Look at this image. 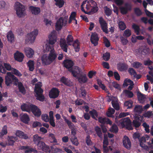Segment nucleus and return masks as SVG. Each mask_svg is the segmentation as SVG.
<instances>
[{
    "instance_id": "nucleus-1",
    "label": "nucleus",
    "mask_w": 153,
    "mask_h": 153,
    "mask_svg": "<svg viewBox=\"0 0 153 153\" xmlns=\"http://www.w3.org/2000/svg\"><path fill=\"white\" fill-rule=\"evenodd\" d=\"M49 43L45 44L43 47L44 51L45 52L50 51V52L44 54L41 57V60L43 64L45 65H49L53 62L57 57L53 46H51L50 45L54 44L56 41L57 37L55 31L51 32L48 36Z\"/></svg>"
},
{
    "instance_id": "nucleus-2",
    "label": "nucleus",
    "mask_w": 153,
    "mask_h": 153,
    "mask_svg": "<svg viewBox=\"0 0 153 153\" xmlns=\"http://www.w3.org/2000/svg\"><path fill=\"white\" fill-rule=\"evenodd\" d=\"M96 5V3L92 0H85L82 3L81 10L86 14H93L98 10Z\"/></svg>"
},
{
    "instance_id": "nucleus-3",
    "label": "nucleus",
    "mask_w": 153,
    "mask_h": 153,
    "mask_svg": "<svg viewBox=\"0 0 153 153\" xmlns=\"http://www.w3.org/2000/svg\"><path fill=\"white\" fill-rule=\"evenodd\" d=\"M14 80L15 84H18V87L20 92L25 94L26 93V90L22 82H19L17 78L13 75L11 72H8L7 73L5 77V84L7 86H9Z\"/></svg>"
},
{
    "instance_id": "nucleus-4",
    "label": "nucleus",
    "mask_w": 153,
    "mask_h": 153,
    "mask_svg": "<svg viewBox=\"0 0 153 153\" xmlns=\"http://www.w3.org/2000/svg\"><path fill=\"white\" fill-rule=\"evenodd\" d=\"M14 7L16 13L19 17L23 18L26 15L25 6L20 2H16Z\"/></svg>"
},
{
    "instance_id": "nucleus-5",
    "label": "nucleus",
    "mask_w": 153,
    "mask_h": 153,
    "mask_svg": "<svg viewBox=\"0 0 153 153\" xmlns=\"http://www.w3.org/2000/svg\"><path fill=\"white\" fill-rule=\"evenodd\" d=\"M42 85V84L40 82H38L35 85L34 91L36 93L35 96L36 97V99L43 101L44 100V97L42 94L43 90L41 88Z\"/></svg>"
},
{
    "instance_id": "nucleus-6",
    "label": "nucleus",
    "mask_w": 153,
    "mask_h": 153,
    "mask_svg": "<svg viewBox=\"0 0 153 153\" xmlns=\"http://www.w3.org/2000/svg\"><path fill=\"white\" fill-rule=\"evenodd\" d=\"M38 33V30L35 29L31 32L27 34L26 36L25 39L26 42L30 43H33Z\"/></svg>"
},
{
    "instance_id": "nucleus-7",
    "label": "nucleus",
    "mask_w": 153,
    "mask_h": 153,
    "mask_svg": "<svg viewBox=\"0 0 153 153\" xmlns=\"http://www.w3.org/2000/svg\"><path fill=\"white\" fill-rule=\"evenodd\" d=\"M117 123L122 128L125 127L128 130H131L133 129L131 126V122L128 118L121 119Z\"/></svg>"
},
{
    "instance_id": "nucleus-8",
    "label": "nucleus",
    "mask_w": 153,
    "mask_h": 153,
    "mask_svg": "<svg viewBox=\"0 0 153 153\" xmlns=\"http://www.w3.org/2000/svg\"><path fill=\"white\" fill-rule=\"evenodd\" d=\"M67 22L66 19L63 17L60 18L57 21L56 24V27L57 30H60L63 26H65Z\"/></svg>"
},
{
    "instance_id": "nucleus-9",
    "label": "nucleus",
    "mask_w": 153,
    "mask_h": 153,
    "mask_svg": "<svg viewBox=\"0 0 153 153\" xmlns=\"http://www.w3.org/2000/svg\"><path fill=\"white\" fill-rule=\"evenodd\" d=\"M17 138L16 137L10 136L8 137L7 142H0V145L3 147H5L7 145H13L14 143L17 140Z\"/></svg>"
},
{
    "instance_id": "nucleus-10",
    "label": "nucleus",
    "mask_w": 153,
    "mask_h": 153,
    "mask_svg": "<svg viewBox=\"0 0 153 153\" xmlns=\"http://www.w3.org/2000/svg\"><path fill=\"white\" fill-rule=\"evenodd\" d=\"M149 49L145 46H141L138 49L135 51V53L139 55H146L149 53Z\"/></svg>"
},
{
    "instance_id": "nucleus-11",
    "label": "nucleus",
    "mask_w": 153,
    "mask_h": 153,
    "mask_svg": "<svg viewBox=\"0 0 153 153\" xmlns=\"http://www.w3.org/2000/svg\"><path fill=\"white\" fill-rule=\"evenodd\" d=\"M143 116L135 114L134 116V120L133 122L134 126L136 128L139 127L141 125L140 122L143 120Z\"/></svg>"
},
{
    "instance_id": "nucleus-12",
    "label": "nucleus",
    "mask_w": 153,
    "mask_h": 153,
    "mask_svg": "<svg viewBox=\"0 0 153 153\" xmlns=\"http://www.w3.org/2000/svg\"><path fill=\"white\" fill-rule=\"evenodd\" d=\"M146 1L148 3H146L145 1H144L143 2V5L145 9V11L146 14L148 16L150 17L153 18V13L150 12L146 9L148 3L151 5H153V1L152 0H146Z\"/></svg>"
},
{
    "instance_id": "nucleus-13",
    "label": "nucleus",
    "mask_w": 153,
    "mask_h": 153,
    "mask_svg": "<svg viewBox=\"0 0 153 153\" xmlns=\"http://www.w3.org/2000/svg\"><path fill=\"white\" fill-rule=\"evenodd\" d=\"M62 117L64 119L65 122L67 123L69 128L71 129V134L74 136L76 133V130L74 128V125L72 122L67 119L64 116H62Z\"/></svg>"
},
{
    "instance_id": "nucleus-14",
    "label": "nucleus",
    "mask_w": 153,
    "mask_h": 153,
    "mask_svg": "<svg viewBox=\"0 0 153 153\" xmlns=\"http://www.w3.org/2000/svg\"><path fill=\"white\" fill-rule=\"evenodd\" d=\"M69 71L71 72L73 76L76 78L82 73L81 69L78 66L74 67L69 69Z\"/></svg>"
},
{
    "instance_id": "nucleus-15",
    "label": "nucleus",
    "mask_w": 153,
    "mask_h": 153,
    "mask_svg": "<svg viewBox=\"0 0 153 153\" xmlns=\"http://www.w3.org/2000/svg\"><path fill=\"white\" fill-rule=\"evenodd\" d=\"M109 99L108 100L109 102L112 101V105L113 107L116 110H118L119 109V105L118 102V100L116 97H107Z\"/></svg>"
},
{
    "instance_id": "nucleus-16",
    "label": "nucleus",
    "mask_w": 153,
    "mask_h": 153,
    "mask_svg": "<svg viewBox=\"0 0 153 153\" xmlns=\"http://www.w3.org/2000/svg\"><path fill=\"white\" fill-rule=\"evenodd\" d=\"M24 57V54L22 52L17 51L14 53V59L19 62H22Z\"/></svg>"
},
{
    "instance_id": "nucleus-17",
    "label": "nucleus",
    "mask_w": 153,
    "mask_h": 153,
    "mask_svg": "<svg viewBox=\"0 0 153 153\" xmlns=\"http://www.w3.org/2000/svg\"><path fill=\"white\" fill-rule=\"evenodd\" d=\"M99 22L101 28L103 31L106 33H108L107 24L105 21L102 18H100Z\"/></svg>"
},
{
    "instance_id": "nucleus-18",
    "label": "nucleus",
    "mask_w": 153,
    "mask_h": 153,
    "mask_svg": "<svg viewBox=\"0 0 153 153\" xmlns=\"http://www.w3.org/2000/svg\"><path fill=\"white\" fill-rule=\"evenodd\" d=\"M29 9L31 13L34 15H39L41 12V9L39 7L31 6L29 7Z\"/></svg>"
},
{
    "instance_id": "nucleus-19",
    "label": "nucleus",
    "mask_w": 153,
    "mask_h": 153,
    "mask_svg": "<svg viewBox=\"0 0 153 153\" xmlns=\"http://www.w3.org/2000/svg\"><path fill=\"white\" fill-rule=\"evenodd\" d=\"M33 105L28 103H23L21 106V109L23 111L30 113Z\"/></svg>"
},
{
    "instance_id": "nucleus-20",
    "label": "nucleus",
    "mask_w": 153,
    "mask_h": 153,
    "mask_svg": "<svg viewBox=\"0 0 153 153\" xmlns=\"http://www.w3.org/2000/svg\"><path fill=\"white\" fill-rule=\"evenodd\" d=\"M26 56L29 58H32L34 54V51L30 47H26L24 50Z\"/></svg>"
},
{
    "instance_id": "nucleus-21",
    "label": "nucleus",
    "mask_w": 153,
    "mask_h": 153,
    "mask_svg": "<svg viewBox=\"0 0 153 153\" xmlns=\"http://www.w3.org/2000/svg\"><path fill=\"white\" fill-rule=\"evenodd\" d=\"M37 145L38 149H42L46 152H47L50 151L49 147L45 145V143L43 142H39Z\"/></svg>"
},
{
    "instance_id": "nucleus-22",
    "label": "nucleus",
    "mask_w": 153,
    "mask_h": 153,
    "mask_svg": "<svg viewBox=\"0 0 153 153\" xmlns=\"http://www.w3.org/2000/svg\"><path fill=\"white\" fill-rule=\"evenodd\" d=\"M19 118L20 120L25 124H28L30 120L28 115L26 113H22L20 115Z\"/></svg>"
},
{
    "instance_id": "nucleus-23",
    "label": "nucleus",
    "mask_w": 153,
    "mask_h": 153,
    "mask_svg": "<svg viewBox=\"0 0 153 153\" xmlns=\"http://www.w3.org/2000/svg\"><path fill=\"white\" fill-rule=\"evenodd\" d=\"M108 144V140L107 137L105 134L104 135V139L103 142V148L104 152L107 153L109 150L111 151L112 148L111 146L109 147V149L107 147V146Z\"/></svg>"
},
{
    "instance_id": "nucleus-24",
    "label": "nucleus",
    "mask_w": 153,
    "mask_h": 153,
    "mask_svg": "<svg viewBox=\"0 0 153 153\" xmlns=\"http://www.w3.org/2000/svg\"><path fill=\"white\" fill-rule=\"evenodd\" d=\"M59 91L56 88H53L49 92V95L51 98H55L59 95Z\"/></svg>"
},
{
    "instance_id": "nucleus-25",
    "label": "nucleus",
    "mask_w": 153,
    "mask_h": 153,
    "mask_svg": "<svg viewBox=\"0 0 153 153\" xmlns=\"http://www.w3.org/2000/svg\"><path fill=\"white\" fill-rule=\"evenodd\" d=\"M134 84L133 82L129 79L126 78L124 81L123 86L124 87L129 85L128 88V90H131L133 87Z\"/></svg>"
},
{
    "instance_id": "nucleus-26",
    "label": "nucleus",
    "mask_w": 153,
    "mask_h": 153,
    "mask_svg": "<svg viewBox=\"0 0 153 153\" xmlns=\"http://www.w3.org/2000/svg\"><path fill=\"white\" fill-rule=\"evenodd\" d=\"M35 116L39 117L41 114V112L40 109L36 106L33 105L31 111Z\"/></svg>"
},
{
    "instance_id": "nucleus-27",
    "label": "nucleus",
    "mask_w": 153,
    "mask_h": 153,
    "mask_svg": "<svg viewBox=\"0 0 153 153\" xmlns=\"http://www.w3.org/2000/svg\"><path fill=\"white\" fill-rule=\"evenodd\" d=\"M76 78L78 79L79 82L81 83H85L88 80V78L86 76V74L82 73H81Z\"/></svg>"
},
{
    "instance_id": "nucleus-28",
    "label": "nucleus",
    "mask_w": 153,
    "mask_h": 153,
    "mask_svg": "<svg viewBox=\"0 0 153 153\" xmlns=\"http://www.w3.org/2000/svg\"><path fill=\"white\" fill-rule=\"evenodd\" d=\"M123 144L126 148L129 149L131 146V143L128 138L126 136L124 137L123 139Z\"/></svg>"
},
{
    "instance_id": "nucleus-29",
    "label": "nucleus",
    "mask_w": 153,
    "mask_h": 153,
    "mask_svg": "<svg viewBox=\"0 0 153 153\" xmlns=\"http://www.w3.org/2000/svg\"><path fill=\"white\" fill-rule=\"evenodd\" d=\"M98 39L97 33H92L91 35V40L94 45L96 46L97 44Z\"/></svg>"
},
{
    "instance_id": "nucleus-30",
    "label": "nucleus",
    "mask_w": 153,
    "mask_h": 153,
    "mask_svg": "<svg viewBox=\"0 0 153 153\" xmlns=\"http://www.w3.org/2000/svg\"><path fill=\"white\" fill-rule=\"evenodd\" d=\"M137 96L138 101L140 103H143L146 100V96L140 92H137Z\"/></svg>"
},
{
    "instance_id": "nucleus-31",
    "label": "nucleus",
    "mask_w": 153,
    "mask_h": 153,
    "mask_svg": "<svg viewBox=\"0 0 153 153\" xmlns=\"http://www.w3.org/2000/svg\"><path fill=\"white\" fill-rule=\"evenodd\" d=\"M63 63L65 67L68 69L69 71V69H71V67L73 65V62L71 60L66 59L64 61Z\"/></svg>"
},
{
    "instance_id": "nucleus-32",
    "label": "nucleus",
    "mask_w": 153,
    "mask_h": 153,
    "mask_svg": "<svg viewBox=\"0 0 153 153\" xmlns=\"http://www.w3.org/2000/svg\"><path fill=\"white\" fill-rule=\"evenodd\" d=\"M60 45L63 51L65 52H67L68 46L66 44L65 40V39H61Z\"/></svg>"
},
{
    "instance_id": "nucleus-33",
    "label": "nucleus",
    "mask_w": 153,
    "mask_h": 153,
    "mask_svg": "<svg viewBox=\"0 0 153 153\" xmlns=\"http://www.w3.org/2000/svg\"><path fill=\"white\" fill-rule=\"evenodd\" d=\"M20 149H24L25 153H28L31 152H33L34 153H37V151L36 150L27 147L22 146Z\"/></svg>"
},
{
    "instance_id": "nucleus-34",
    "label": "nucleus",
    "mask_w": 153,
    "mask_h": 153,
    "mask_svg": "<svg viewBox=\"0 0 153 153\" xmlns=\"http://www.w3.org/2000/svg\"><path fill=\"white\" fill-rule=\"evenodd\" d=\"M16 136L20 138L24 139H27L28 138V137L27 134H25L22 131L18 130L16 131Z\"/></svg>"
},
{
    "instance_id": "nucleus-35",
    "label": "nucleus",
    "mask_w": 153,
    "mask_h": 153,
    "mask_svg": "<svg viewBox=\"0 0 153 153\" xmlns=\"http://www.w3.org/2000/svg\"><path fill=\"white\" fill-rule=\"evenodd\" d=\"M60 81L61 82L68 86H70L72 85V83L70 80L64 77H63L61 78Z\"/></svg>"
},
{
    "instance_id": "nucleus-36",
    "label": "nucleus",
    "mask_w": 153,
    "mask_h": 153,
    "mask_svg": "<svg viewBox=\"0 0 153 153\" xmlns=\"http://www.w3.org/2000/svg\"><path fill=\"white\" fill-rule=\"evenodd\" d=\"M131 7L129 5L126 4L124 6L121 7L120 8L121 13L124 14L127 13L128 10H130Z\"/></svg>"
},
{
    "instance_id": "nucleus-37",
    "label": "nucleus",
    "mask_w": 153,
    "mask_h": 153,
    "mask_svg": "<svg viewBox=\"0 0 153 153\" xmlns=\"http://www.w3.org/2000/svg\"><path fill=\"white\" fill-rule=\"evenodd\" d=\"M76 13L75 12H72L69 17V23H71L72 21L76 24H77V21L75 19L76 17Z\"/></svg>"
},
{
    "instance_id": "nucleus-38",
    "label": "nucleus",
    "mask_w": 153,
    "mask_h": 153,
    "mask_svg": "<svg viewBox=\"0 0 153 153\" xmlns=\"http://www.w3.org/2000/svg\"><path fill=\"white\" fill-rule=\"evenodd\" d=\"M128 71L131 75L137 79L140 78L141 76L140 75H137L136 72L133 68H129Z\"/></svg>"
},
{
    "instance_id": "nucleus-39",
    "label": "nucleus",
    "mask_w": 153,
    "mask_h": 153,
    "mask_svg": "<svg viewBox=\"0 0 153 153\" xmlns=\"http://www.w3.org/2000/svg\"><path fill=\"white\" fill-rule=\"evenodd\" d=\"M55 4L59 8L62 7L65 3L64 0H54Z\"/></svg>"
},
{
    "instance_id": "nucleus-40",
    "label": "nucleus",
    "mask_w": 153,
    "mask_h": 153,
    "mask_svg": "<svg viewBox=\"0 0 153 153\" xmlns=\"http://www.w3.org/2000/svg\"><path fill=\"white\" fill-rule=\"evenodd\" d=\"M99 121L102 123H106L110 125L112 124V122L109 119L105 118L100 117L99 118Z\"/></svg>"
},
{
    "instance_id": "nucleus-41",
    "label": "nucleus",
    "mask_w": 153,
    "mask_h": 153,
    "mask_svg": "<svg viewBox=\"0 0 153 153\" xmlns=\"http://www.w3.org/2000/svg\"><path fill=\"white\" fill-rule=\"evenodd\" d=\"M7 37L8 41L10 42H12L14 41V36L11 31H10L8 32L7 34Z\"/></svg>"
},
{
    "instance_id": "nucleus-42",
    "label": "nucleus",
    "mask_w": 153,
    "mask_h": 153,
    "mask_svg": "<svg viewBox=\"0 0 153 153\" xmlns=\"http://www.w3.org/2000/svg\"><path fill=\"white\" fill-rule=\"evenodd\" d=\"M29 70L31 71H33L34 69V62L33 60H30L27 63Z\"/></svg>"
},
{
    "instance_id": "nucleus-43",
    "label": "nucleus",
    "mask_w": 153,
    "mask_h": 153,
    "mask_svg": "<svg viewBox=\"0 0 153 153\" xmlns=\"http://www.w3.org/2000/svg\"><path fill=\"white\" fill-rule=\"evenodd\" d=\"M132 27L137 35H138L140 34V28L139 26L135 24H133L132 25Z\"/></svg>"
},
{
    "instance_id": "nucleus-44",
    "label": "nucleus",
    "mask_w": 153,
    "mask_h": 153,
    "mask_svg": "<svg viewBox=\"0 0 153 153\" xmlns=\"http://www.w3.org/2000/svg\"><path fill=\"white\" fill-rule=\"evenodd\" d=\"M7 126L5 125L3 127L0 132V137H2L4 135L7 134Z\"/></svg>"
},
{
    "instance_id": "nucleus-45",
    "label": "nucleus",
    "mask_w": 153,
    "mask_h": 153,
    "mask_svg": "<svg viewBox=\"0 0 153 153\" xmlns=\"http://www.w3.org/2000/svg\"><path fill=\"white\" fill-rule=\"evenodd\" d=\"M8 7V5L4 1H0V8L2 9H6Z\"/></svg>"
},
{
    "instance_id": "nucleus-46",
    "label": "nucleus",
    "mask_w": 153,
    "mask_h": 153,
    "mask_svg": "<svg viewBox=\"0 0 153 153\" xmlns=\"http://www.w3.org/2000/svg\"><path fill=\"white\" fill-rule=\"evenodd\" d=\"M140 34H141L143 35H144L145 34H146V35L148 36V38H147V41L148 42V43L150 45L151 44V41L150 40V36L148 34H147L146 33V31L144 30H140Z\"/></svg>"
},
{
    "instance_id": "nucleus-47",
    "label": "nucleus",
    "mask_w": 153,
    "mask_h": 153,
    "mask_svg": "<svg viewBox=\"0 0 153 153\" xmlns=\"http://www.w3.org/2000/svg\"><path fill=\"white\" fill-rule=\"evenodd\" d=\"M42 139L41 137L39 136L37 134H35L33 136V141L35 144L38 143Z\"/></svg>"
},
{
    "instance_id": "nucleus-48",
    "label": "nucleus",
    "mask_w": 153,
    "mask_h": 153,
    "mask_svg": "<svg viewBox=\"0 0 153 153\" xmlns=\"http://www.w3.org/2000/svg\"><path fill=\"white\" fill-rule=\"evenodd\" d=\"M79 44L78 40H76L73 43V46L76 52H78L79 50Z\"/></svg>"
},
{
    "instance_id": "nucleus-49",
    "label": "nucleus",
    "mask_w": 153,
    "mask_h": 153,
    "mask_svg": "<svg viewBox=\"0 0 153 153\" xmlns=\"http://www.w3.org/2000/svg\"><path fill=\"white\" fill-rule=\"evenodd\" d=\"M123 94L125 95V96L131 98L133 97L134 94L133 93L128 90H125L123 92Z\"/></svg>"
},
{
    "instance_id": "nucleus-50",
    "label": "nucleus",
    "mask_w": 153,
    "mask_h": 153,
    "mask_svg": "<svg viewBox=\"0 0 153 153\" xmlns=\"http://www.w3.org/2000/svg\"><path fill=\"white\" fill-rule=\"evenodd\" d=\"M115 112V110L114 109L110 108L106 113L107 116L108 117H111L112 114Z\"/></svg>"
},
{
    "instance_id": "nucleus-51",
    "label": "nucleus",
    "mask_w": 153,
    "mask_h": 153,
    "mask_svg": "<svg viewBox=\"0 0 153 153\" xmlns=\"http://www.w3.org/2000/svg\"><path fill=\"white\" fill-rule=\"evenodd\" d=\"M142 111V106L140 105L136 106L134 110V112L137 113H140Z\"/></svg>"
},
{
    "instance_id": "nucleus-52",
    "label": "nucleus",
    "mask_w": 153,
    "mask_h": 153,
    "mask_svg": "<svg viewBox=\"0 0 153 153\" xmlns=\"http://www.w3.org/2000/svg\"><path fill=\"white\" fill-rule=\"evenodd\" d=\"M90 114L91 115L93 118L97 120L96 117H97L98 114L96 111L95 110H93L92 111H90Z\"/></svg>"
},
{
    "instance_id": "nucleus-53",
    "label": "nucleus",
    "mask_w": 153,
    "mask_h": 153,
    "mask_svg": "<svg viewBox=\"0 0 153 153\" xmlns=\"http://www.w3.org/2000/svg\"><path fill=\"white\" fill-rule=\"evenodd\" d=\"M42 120L45 122H47L49 121V118L48 114H43L41 116Z\"/></svg>"
},
{
    "instance_id": "nucleus-54",
    "label": "nucleus",
    "mask_w": 153,
    "mask_h": 153,
    "mask_svg": "<svg viewBox=\"0 0 153 153\" xmlns=\"http://www.w3.org/2000/svg\"><path fill=\"white\" fill-rule=\"evenodd\" d=\"M119 28L121 30H123L126 28V26L124 22L122 21H120L118 22Z\"/></svg>"
},
{
    "instance_id": "nucleus-55",
    "label": "nucleus",
    "mask_w": 153,
    "mask_h": 153,
    "mask_svg": "<svg viewBox=\"0 0 153 153\" xmlns=\"http://www.w3.org/2000/svg\"><path fill=\"white\" fill-rule=\"evenodd\" d=\"M95 130L98 136L100 138H102V135L100 128L98 126L95 128Z\"/></svg>"
},
{
    "instance_id": "nucleus-56",
    "label": "nucleus",
    "mask_w": 153,
    "mask_h": 153,
    "mask_svg": "<svg viewBox=\"0 0 153 153\" xmlns=\"http://www.w3.org/2000/svg\"><path fill=\"white\" fill-rule=\"evenodd\" d=\"M67 43L69 45H71L73 41V37L71 35H68L67 38Z\"/></svg>"
},
{
    "instance_id": "nucleus-57",
    "label": "nucleus",
    "mask_w": 153,
    "mask_h": 153,
    "mask_svg": "<svg viewBox=\"0 0 153 153\" xmlns=\"http://www.w3.org/2000/svg\"><path fill=\"white\" fill-rule=\"evenodd\" d=\"M12 71L13 74L18 76L20 77L22 76V74L20 72L15 68H13Z\"/></svg>"
},
{
    "instance_id": "nucleus-58",
    "label": "nucleus",
    "mask_w": 153,
    "mask_h": 153,
    "mask_svg": "<svg viewBox=\"0 0 153 153\" xmlns=\"http://www.w3.org/2000/svg\"><path fill=\"white\" fill-rule=\"evenodd\" d=\"M71 141L72 142L73 144L77 146L78 144V142L77 141V138L76 137L74 136H73V137H71Z\"/></svg>"
},
{
    "instance_id": "nucleus-59",
    "label": "nucleus",
    "mask_w": 153,
    "mask_h": 153,
    "mask_svg": "<svg viewBox=\"0 0 153 153\" xmlns=\"http://www.w3.org/2000/svg\"><path fill=\"white\" fill-rule=\"evenodd\" d=\"M133 102L131 100L128 101H126L124 103L125 106L127 107V108H131L132 106Z\"/></svg>"
},
{
    "instance_id": "nucleus-60",
    "label": "nucleus",
    "mask_w": 153,
    "mask_h": 153,
    "mask_svg": "<svg viewBox=\"0 0 153 153\" xmlns=\"http://www.w3.org/2000/svg\"><path fill=\"white\" fill-rule=\"evenodd\" d=\"M97 83L99 85L100 88L103 90H105V91H107V89L106 88L105 85L102 84L101 83V81L100 79L97 80Z\"/></svg>"
},
{
    "instance_id": "nucleus-61",
    "label": "nucleus",
    "mask_w": 153,
    "mask_h": 153,
    "mask_svg": "<svg viewBox=\"0 0 153 153\" xmlns=\"http://www.w3.org/2000/svg\"><path fill=\"white\" fill-rule=\"evenodd\" d=\"M104 11L106 15L107 16H110L111 13V10L107 7H105L104 8Z\"/></svg>"
},
{
    "instance_id": "nucleus-62",
    "label": "nucleus",
    "mask_w": 153,
    "mask_h": 153,
    "mask_svg": "<svg viewBox=\"0 0 153 153\" xmlns=\"http://www.w3.org/2000/svg\"><path fill=\"white\" fill-rule=\"evenodd\" d=\"M132 66L133 67L135 68H139L142 66V64L138 62H133L132 64Z\"/></svg>"
},
{
    "instance_id": "nucleus-63",
    "label": "nucleus",
    "mask_w": 153,
    "mask_h": 153,
    "mask_svg": "<svg viewBox=\"0 0 153 153\" xmlns=\"http://www.w3.org/2000/svg\"><path fill=\"white\" fill-rule=\"evenodd\" d=\"M42 126V125L41 123L37 121L34 122L32 124V127L33 128H35L37 127H41Z\"/></svg>"
},
{
    "instance_id": "nucleus-64",
    "label": "nucleus",
    "mask_w": 153,
    "mask_h": 153,
    "mask_svg": "<svg viewBox=\"0 0 153 153\" xmlns=\"http://www.w3.org/2000/svg\"><path fill=\"white\" fill-rule=\"evenodd\" d=\"M131 35V30L128 29H127L125 30L124 33V36L128 37Z\"/></svg>"
}]
</instances>
